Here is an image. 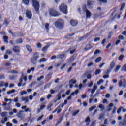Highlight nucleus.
Masks as SVG:
<instances>
[{"mask_svg":"<svg viewBox=\"0 0 126 126\" xmlns=\"http://www.w3.org/2000/svg\"><path fill=\"white\" fill-rule=\"evenodd\" d=\"M55 26L58 29H63V21L62 19H58L55 22Z\"/></svg>","mask_w":126,"mask_h":126,"instance_id":"nucleus-1","label":"nucleus"},{"mask_svg":"<svg viewBox=\"0 0 126 126\" xmlns=\"http://www.w3.org/2000/svg\"><path fill=\"white\" fill-rule=\"evenodd\" d=\"M39 57L40 55L39 54V53L35 52L33 53L32 55V58L31 60L33 64H36V63H37V60L39 59Z\"/></svg>","mask_w":126,"mask_h":126,"instance_id":"nucleus-2","label":"nucleus"},{"mask_svg":"<svg viewBox=\"0 0 126 126\" xmlns=\"http://www.w3.org/2000/svg\"><path fill=\"white\" fill-rule=\"evenodd\" d=\"M59 9L60 11L64 13V14H67V6L65 5L64 3H63L59 6Z\"/></svg>","mask_w":126,"mask_h":126,"instance_id":"nucleus-3","label":"nucleus"},{"mask_svg":"<svg viewBox=\"0 0 126 126\" xmlns=\"http://www.w3.org/2000/svg\"><path fill=\"white\" fill-rule=\"evenodd\" d=\"M32 5L36 11V12H38L39 9L40 8V3L37 1V0H32Z\"/></svg>","mask_w":126,"mask_h":126,"instance_id":"nucleus-4","label":"nucleus"},{"mask_svg":"<svg viewBox=\"0 0 126 126\" xmlns=\"http://www.w3.org/2000/svg\"><path fill=\"white\" fill-rule=\"evenodd\" d=\"M49 14L51 16H54V17L60 16V14L58 13V12H57L55 9L53 8H50L49 9Z\"/></svg>","mask_w":126,"mask_h":126,"instance_id":"nucleus-5","label":"nucleus"},{"mask_svg":"<svg viewBox=\"0 0 126 126\" xmlns=\"http://www.w3.org/2000/svg\"><path fill=\"white\" fill-rule=\"evenodd\" d=\"M17 117H18V118H19L20 120H24V119L25 118V113H24V111H20L17 114Z\"/></svg>","mask_w":126,"mask_h":126,"instance_id":"nucleus-6","label":"nucleus"},{"mask_svg":"<svg viewBox=\"0 0 126 126\" xmlns=\"http://www.w3.org/2000/svg\"><path fill=\"white\" fill-rule=\"evenodd\" d=\"M83 10L84 12H86V18H90V16H91V12L86 9V6L83 7Z\"/></svg>","mask_w":126,"mask_h":126,"instance_id":"nucleus-7","label":"nucleus"},{"mask_svg":"<svg viewBox=\"0 0 126 126\" xmlns=\"http://www.w3.org/2000/svg\"><path fill=\"white\" fill-rule=\"evenodd\" d=\"M119 86L120 87H122L123 86L124 88L126 87V79H122L119 82Z\"/></svg>","mask_w":126,"mask_h":126,"instance_id":"nucleus-8","label":"nucleus"},{"mask_svg":"<svg viewBox=\"0 0 126 126\" xmlns=\"http://www.w3.org/2000/svg\"><path fill=\"white\" fill-rule=\"evenodd\" d=\"M12 50L14 53H19L20 52V47L15 46L13 47Z\"/></svg>","mask_w":126,"mask_h":126,"instance_id":"nucleus-9","label":"nucleus"},{"mask_svg":"<svg viewBox=\"0 0 126 126\" xmlns=\"http://www.w3.org/2000/svg\"><path fill=\"white\" fill-rule=\"evenodd\" d=\"M26 16L29 19H31L32 18V12L31 11L27 10L26 13Z\"/></svg>","mask_w":126,"mask_h":126,"instance_id":"nucleus-10","label":"nucleus"},{"mask_svg":"<svg viewBox=\"0 0 126 126\" xmlns=\"http://www.w3.org/2000/svg\"><path fill=\"white\" fill-rule=\"evenodd\" d=\"M122 14V12H121L120 14H119V15H118V14L116 13L115 14V15L114 16V17H113V18H112L111 20L113 21L117 17L118 19H119L121 17V15Z\"/></svg>","mask_w":126,"mask_h":126,"instance_id":"nucleus-11","label":"nucleus"},{"mask_svg":"<svg viewBox=\"0 0 126 126\" xmlns=\"http://www.w3.org/2000/svg\"><path fill=\"white\" fill-rule=\"evenodd\" d=\"M119 125L120 126H126V119L123 118V122L120 121L119 123Z\"/></svg>","mask_w":126,"mask_h":126,"instance_id":"nucleus-12","label":"nucleus"},{"mask_svg":"<svg viewBox=\"0 0 126 126\" xmlns=\"http://www.w3.org/2000/svg\"><path fill=\"white\" fill-rule=\"evenodd\" d=\"M119 125L120 126H126V119L123 118V122L120 121L119 123Z\"/></svg>","mask_w":126,"mask_h":126,"instance_id":"nucleus-13","label":"nucleus"},{"mask_svg":"<svg viewBox=\"0 0 126 126\" xmlns=\"http://www.w3.org/2000/svg\"><path fill=\"white\" fill-rule=\"evenodd\" d=\"M93 3H94V1L89 0L87 2V5L88 7H91L93 5Z\"/></svg>","mask_w":126,"mask_h":126,"instance_id":"nucleus-14","label":"nucleus"},{"mask_svg":"<svg viewBox=\"0 0 126 126\" xmlns=\"http://www.w3.org/2000/svg\"><path fill=\"white\" fill-rule=\"evenodd\" d=\"M26 47L28 52L30 53H32L33 52V50L32 49V47H31L29 45H26Z\"/></svg>","mask_w":126,"mask_h":126,"instance_id":"nucleus-15","label":"nucleus"},{"mask_svg":"<svg viewBox=\"0 0 126 126\" xmlns=\"http://www.w3.org/2000/svg\"><path fill=\"white\" fill-rule=\"evenodd\" d=\"M70 23L72 26H76L77 25V21L74 20H71Z\"/></svg>","mask_w":126,"mask_h":126,"instance_id":"nucleus-16","label":"nucleus"},{"mask_svg":"<svg viewBox=\"0 0 126 126\" xmlns=\"http://www.w3.org/2000/svg\"><path fill=\"white\" fill-rule=\"evenodd\" d=\"M110 74V70H107V72L105 73V75L103 76V78H109V74Z\"/></svg>","mask_w":126,"mask_h":126,"instance_id":"nucleus-17","label":"nucleus"},{"mask_svg":"<svg viewBox=\"0 0 126 126\" xmlns=\"http://www.w3.org/2000/svg\"><path fill=\"white\" fill-rule=\"evenodd\" d=\"M22 99V101L25 102V104H26V103H28L29 102V100L28 99V97H23L21 98Z\"/></svg>","mask_w":126,"mask_h":126,"instance_id":"nucleus-18","label":"nucleus"},{"mask_svg":"<svg viewBox=\"0 0 126 126\" xmlns=\"http://www.w3.org/2000/svg\"><path fill=\"white\" fill-rule=\"evenodd\" d=\"M65 55L63 54H60L57 56V59H63V58L65 57Z\"/></svg>","mask_w":126,"mask_h":126,"instance_id":"nucleus-19","label":"nucleus"},{"mask_svg":"<svg viewBox=\"0 0 126 126\" xmlns=\"http://www.w3.org/2000/svg\"><path fill=\"white\" fill-rule=\"evenodd\" d=\"M70 51V53L72 55L75 52V47H72L70 48L68 50V52H69Z\"/></svg>","mask_w":126,"mask_h":126,"instance_id":"nucleus-20","label":"nucleus"},{"mask_svg":"<svg viewBox=\"0 0 126 126\" xmlns=\"http://www.w3.org/2000/svg\"><path fill=\"white\" fill-rule=\"evenodd\" d=\"M61 93H62V92H60L56 95V99L58 100V101H59V100H61V99H62V96H61Z\"/></svg>","mask_w":126,"mask_h":126,"instance_id":"nucleus-21","label":"nucleus"},{"mask_svg":"<svg viewBox=\"0 0 126 126\" xmlns=\"http://www.w3.org/2000/svg\"><path fill=\"white\" fill-rule=\"evenodd\" d=\"M17 77V76L16 75H14L12 76H9V79L10 80H14V79H15Z\"/></svg>","mask_w":126,"mask_h":126,"instance_id":"nucleus-22","label":"nucleus"},{"mask_svg":"<svg viewBox=\"0 0 126 126\" xmlns=\"http://www.w3.org/2000/svg\"><path fill=\"white\" fill-rule=\"evenodd\" d=\"M98 107L101 109V111H104V110H105V106L102 104H100Z\"/></svg>","mask_w":126,"mask_h":126,"instance_id":"nucleus-23","label":"nucleus"},{"mask_svg":"<svg viewBox=\"0 0 126 126\" xmlns=\"http://www.w3.org/2000/svg\"><path fill=\"white\" fill-rule=\"evenodd\" d=\"M34 70H35V67H32L31 68V69H28V70L27 71V73L29 74V73H30V72H31V71H34Z\"/></svg>","mask_w":126,"mask_h":126,"instance_id":"nucleus-24","label":"nucleus"},{"mask_svg":"<svg viewBox=\"0 0 126 126\" xmlns=\"http://www.w3.org/2000/svg\"><path fill=\"white\" fill-rule=\"evenodd\" d=\"M76 83V80L74 79H71L69 81L70 84H75Z\"/></svg>","mask_w":126,"mask_h":126,"instance_id":"nucleus-25","label":"nucleus"},{"mask_svg":"<svg viewBox=\"0 0 126 126\" xmlns=\"http://www.w3.org/2000/svg\"><path fill=\"white\" fill-rule=\"evenodd\" d=\"M79 110H78L76 111H74L72 112V116H73V117H75V116H76V115H77V114H78V113H79Z\"/></svg>","mask_w":126,"mask_h":126,"instance_id":"nucleus-26","label":"nucleus"},{"mask_svg":"<svg viewBox=\"0 0 126 126\" xmlns=\"http://www.w3.org/2000/svg\"><path fill=\"white\" fill-rule=\"evenodd\" d=\"M22 43L23 40L21 38L18 39L16 41V44H22Z\"/></svg>","mask_w":126,"mask_h":126,"instance_id":"nucleus-27","label":"nucleus"},{"mask_svg":"<svg viewBox=\"0 0 126 126\" xmlns=\"http://www.w3.org/2000/svg\"><path fill=\"white\" fill-rule=\"evenodd\" d=\"M3 40H4V42L6 44H7V43H8V41H7V40H8V36H4Z\"/></svg>","mask_w":126,"mask_h":126,"instance_id":"nucleus-28","label":"nucleus"},{"mask_svg":"<svg viewBox=\"0 0 126 126\" xmlns=\"http://www.w3.org/2000/svg\"><path fill=\"white\" fill-rule=\"evenodd\" d=\"M125 6H126L125 3H123L120 8V11H122L125 8Z\"/></svg>","mask_w":126,"mask_h":126,"instance_id":"nucleus-29","label":"nucleus"},{"mask_svg":"<svg viewBox=\"0 0 126 126\" xmlns=\"http://www.w3.org/2000/svg\"><path fill=\"white\" fill-rule=\"evenodd\" d=\"M51 84H52V83H48L46 84L44 87V89H47V88H50V86H51Z\"/></svg>","mask_w":126,"mask_h":126,"instance_id":"nucleus-30","label":"nucleus"},{"mask_svg":"<svg viewBox=\"0 0 126 126\" xmlns=\"http://www.w3.org/2000/svg\"><path fill=\"white\" fill-rule=\"evenodd\" d=\"M92 48V46L90 44H88L87 47L85 48V51H88V50H90Z\"/></svg>","mask_w":126,"mask_h":126,"instance_id":"nucleus-31","label":"nucleus"},{"mask_svg":"<svg viewBox=\"0 0 126 126\" xmlns=\"http://www.w3.org/2000/svg\"><path fill=\"white\" fill-rule=\"evenodd\" d=\"M15 92H16V91L15 90L13 89L11 90V91H9L7 92V94H12V93H14Z\"/></svg>","mask_w":126,"mask_h":126,"instance_id":"nucleus-32","label":"nucleus"},{"mask_svg":"<svg viewBox=\"0 0 126 126\" xmlns=\"http://www.w3.org/2000/svg\"><path fill=\"white\" fill-rule=\"evenodd\" d=\"M57 111V114H60V112H62V109H61L60 106H58L56 108V111Z\"/></svg>","mask_w":126,"mask_h":126,"instance_id":"nucleus-33","label":"nucleus"},{"mask_svg":"<svg viewBox=\"0 0 126 126\" xmlns=\"http://www.w3.org/2000/svg\"><path fill=\"white\" fill-rule=\"evenodd\" d=\"M50 24L49 23H46L45 25V28L47 32H49V26Z\"/></svg>","mask_w":126,"mask_h":126,"instance_id":"nucleus-34","label":"nucleus"},{"mask_svg":"<svg viewBox=\"0 0 126 126\" xmlns=\"http://www.w3.org/2000/svg\"><path fill=\"white\" fill-rule=\"evenodd\" d=\"M9 72L12 74H17L18 73V72L17 71L13 70H11Z\"/></svg>","mask_w":126,"mask_h":126,"instance_id":"nucleus-35","label":"nucleus"},{"mask_svg":"<svg viewBox=\"0 0 126 126\" xmlns=\"http://www.w3.org/2000/svg\"><path fill=\"white\" fill-rule=\"evenodd\" d=\"M101 73V69H97L95 71V75H98Z\"/></svg>","mask_w":126,"mask_h":126,"instance_id":"nucleus-36","label":"nucleus"},{"mask_svg":"<svg viewBox=\"0 0 126 126\" xmlns=\"http://www.w3.org/2000/svg\"><path fill=\"white\" fill-rule=\"evenodd\" d=\"M111 111V103L109 104V106H107L106 109V112H110Z\"/></svg>","mask_w":126,"mask_h":126,"instance_id":"nucleus-37","label":"nucleus"},{"mask_svg":"<svg viewBox=\"0 0 126 126\" xmlns=\"http://www.w3.org/2000/svg\"><path fill=\"white\" fill-rule=\"evenodd\" d=\"M23 2L26 5H28V4L29 3V0H23Z\"/></svg>","mask_w":126,"mask_h":126,"instance_id":"nucleus-38","label":"nucleus"},{"mask_svg":"<svg viewBox=\"0 0 126 126\" xmlns=\"http://www.w3.org/2000/svg\"><path fill=\"white\" fill-rule=\"evenodd\" d=\"M6 55H11V54H12V51L10 50H7L6 51Z\"/></svg>","mask_w":126,"mask_h":126,"instance_id":"nucleus-39","label":"nucleus"},{"mask_svg":"<svg viewBox=\"0 0 126 126\" xmlns=\"http://www.w3.org/2000/svg\"><path fill=\"white\" fill-rule=\"evenodd\" d=\"M95 108H96V106L95 105L91 107L89 109V112H92V111H93L94 109H95Z\"/></svg>","mask_w":126,"mask_h":126,"instance_id":"nucleus-40","label":"nucleus"},{"mask_svg":"<svg viewBox=\"0 0 126 126\" xmlns=\"http://www.w3.org/2000/svg\"><path fill=\"white\" fill-rule=\"evenodd\" d=\"M53 107V104H50L47 106V110L49 111H52V109H51V107Z\"/></svg>","mask_w":126,"mask_h":126,"instance_id":"nucleus-41","label":"nucleus"},{"mask_svg":"<svg viewBox=\"0 0 126 126\" xmlns=\"http://www.w3.org/2000/svg\"><path fill=\"white\" fill-rule=\"evenodd\" d=\"M50 94H53L56 93V91L53 89L50 90Z\"/></svg>","mask_w":126,"mask_h":126,"instance_id":"nucleus-42","label":"nucleus"},{"mask_svg":"<svg viewBox=\"0 0 126 126\" xmlns=\"http://www.w3.org/2000/svg\"><path fill=\"white\" fill-rule=\"evenodd\" d=\"M101 60H102V58L101 57H98L97 59H96L95 60V63H99V62H100L101 61Z\"/></svg>","mask_w":126,"mask_h":126,"instance_id":"nucleus-43","label":"nucleus"},{"mask_svg":"<svg viewBox=\"0 0 126 126\" xmlns=\"http://www.w3.org/2000/svg\"><path fill=\"white\" fill-rule=\"evenodd\" d=\"M20 94L21 96H23V95L27 94V92L25 91H23L21 92Z\"/></svg>","mask_w":126,"mask_h":126,"instance_id":"nucleus-44","label":"nucleus"},{"mask_svg":"<svg viewBox=\"0 0 126 126\" xmlns=\"http://www.w3.org/2000/svg\"><path fill=\"white\" fill-rule=\"evenodd\" d=\"M123 109V107H120L119 108V109H118L117 112L118 113V114L119 115V114H120L121 112V110Z\"/></svg>","mask_w":126,"mask_h":126,"instance_id":"nucleus-45","label":"nucleus"},{"mask_svg":"<svg viewBox=\"0 0 126 126\" xmlns=\"http://www.w3.org/2000/svg\"><path fill=\"white\" fill-rule=\"evenodd\" d=\"M47 59L45 58H41L39 61V63H42V62H46Z\"/></svg>","mask_w":126,"mask_h":126,"instance_id":"nucleus-46","label":"nucleus"},{"mask_svg":"<svg viewBox=\"0 0 126 126\" xmlns=\"http://www.w3.org/2000/svg\"><path fill=\"white\" fill-rule=\"evenodd\" d=\"M122 71H124V72H126V63L123 65Z\"/></svg>","mask_w":126,"mask_h":126,"instance_id":"nucleus-47","label":"nucleus"},{"mask_svg":"<svg viewBox=\"0 0 126 126\" xmlns=\"http://www.w3.org/2000/svg\"><path fill=\"white\" fill-rule=\"evenodd\" d=\"M44 76H41L40 77L38 78L37 79V81H41V80H42V79H44Z\"/></svg>","mask_w":126,"mask_h":126,"instance_id":"nucleus-48","label":"nucleus"},{"mask_svg":"<svg viewBox=\"0 0 126 126\" xmlns=\"http://www.w3.org/2000/svg\"><path fill=\"white\" fill-rule=\"evenodd\" d=\"M120 68H121V65H118L116 67V69H115V72H117V71L119 70Z\"/></svg>","mask_w":126,"mask_h":126,"instance_id":"nucleus-49","label":"nucleus"},{"mask_svg":"<svg viewBox=\"0 0 126 126\" xmlns=\"http://www.w3.org/2000/svg\"><path fill=\"white\" fill-rule=\"evenodd\" d=\"M101 53V51L100 50H96L94 52V55H98V54H100Z\"/></svg>","mask_w":126,"mask_h":126,"instance_id":"nucleus-50","label":"nucleus"},{"mask_svg":"<svg viewBox=\"0 0 126 126\" xmlns=\"http://www.w3.org/2000/svg\"><path fill=\"white\" fill-rule=\"evenodd\" d=\"M36 47L38 49H41V48H42V44L40 43H38L37 44Z\"/></svg>","mask_w":126,"mask_h":126,"instance_id":"nucleus-51","label":"nucleus"},{"mask_svg":"<svg viewBox=\"0 0 126 126\" xmlns=\"http://www.w3.org/2000/svg\"><path fill=\"white\" fill-rule=\"evenodd\" d=\"M1 116L2 117V118L5 117V116H6V115H7V112H2L1 113Z\"/></svg>","mask_w":126,"mask_h":126,"instance_id":"nucleus-52","label":"nucleus"},{"mask_svg":"<svg viewBox=\"0 0 126 126\" xmlns=\"http://www.w3.org/2000/svg\"><path fill=\"white\" fill-rule=\"evenodd\" d=\"M0 79H5V76L3 74L0 75Z\"/></svg>","mask_w":126,"mask_h":126,"instance_id":"nucleus-53","label":"nucleus"},{"mask_svg":"<svg viewBox=\"0 0 126 126\" xmlns=\"http://www.w3.org/2000/svg\"><path fill=\"white\" fill-rule=\"evenodd\" d=\"M104 82V80L100 79L99 82H97L98 85H100L101 83H103Z\"/></svg>","mask_w":126,"mask_h":126,"instance_id":"nucleus-54","label":"nucleus"},{"mask_svg":"<svg viewBox=\"0 0 126 126\" xmlns=\"http://www.w3.org/2000/svg\"><path fill=\"white\" fill-rule=\"evenodd\" d=\"M103 104H109V101H108V100L107 99H104L103 101Z\"/></svg>","mask_w":126,"mask_h":126,"instance_id":"nucleus-55","label":"nucleus"},{"mask_svg":"<svg viewBox=\"0 0 126 126\" xmlns=\"http://www.w3.org/2000/svg\"><path fill=\"white\" fill-rule=\"evenodd\" d=\"M95 125H96V121H94L91 124L90 126H95Z\"/></svg>","mask_w":126,"mask_h":126,"instance_id":"nucleus-56","label":"nucleus"},{"mask_svg":"<svg viewBox=\"0 0 126 126\" xmlns=\"http://www.w3.org/2000/svg\"><path fill=\"white\" fill-rule=\"evenodd\" d=\"M24 112H26V113H27V112H31V109L29 108H26L24 110Z\"/></svg>","mask_w":126,"mask_h":126,"instance_id":"nucleus-57","label":"nucleus"},{"mask_svg":"<svg viewBox=\"0 0 126 126\" xmlns=\"http://www.w3.org/2000/svg\"><path fill=\"white\" fill-rule=\"evenodd\" d=\"M4 101L5 102H7L8 101H10L9 104H11V102L12 101V99H8L7 98H5L4 99Z\"/></svg>","mask_w":126,"mask_h":126,"instance_id":"nucleus-58","label":"nucleus"},{"mask_svg":"<svg viewBox=\"0 0 126 126\" xmlns=\"http://www.w3.org/2000/svg\"><path fill=\"white\" fill-rule=\"evenodd\" d=\"M2 86H4V82L0 81V87H2Z\"/></svg>","mask_w":126,"mask_h":126,"instance_id":"nucleus-59","label":"nucleus"},{"mask_svg":"<svg viewBox=\"0 0 126 126\" xmlns=\"http://www.w3.org/2000/svg\"><path fill=\"white\" fill-rule=\"evenodd\" d=\"M48 48H49V46H45L43 48L42 51L43 52H46V51H47Z\"/></svg>","mask_w":126,"mask_h":126,"instance_id":"nucleus-60","label":"nucleus"},{"mask_svg":"<svg viewBox=\"0 0 126 126\" xmlns=\"http://www.w3.org/2000/svg\"><path fill=\"white\" fill-rule=\"evenodd\" d=\"M61 64H62L61 63H57L55 64V67L57 68L59 67V66H61Z\"/></svg>","mask_w":126,"mask_h":126,"instance_id":"nucleus-61","label":"nucleus"},{"mask_svg":"<svg viewBox=\"0 0 126 126\" xmlns=\"http://www.w3.org/2000/svg\"><path fill=\"white\" fill-rule=\"evenodd\" d=\"M116 110H117V108H116V107H114V108H113V111H112V113L113 114H115V113H116Z\"/></svg>","mask_w":126,"mask_h":126,"instance_id":"nucleus-62","label":"nucleus"},{"mask_svg":"<svg viewBox=\"0 0 126 126\" xmlns=\"http://www.w3.org/2000/svg\"><path fill=\"white\" fill-rule=\"evenodd\" d=\"M124 56L123 55H120L119 58V61H122V60L124 58Z\"/></svg>","mask_w":126,"mask_h":126,"instance_id":"nucleus-63","label":"nucleus"},{"mask_svg":"<svg viewBox=\"0 0 126 126\" xmlns=\"http://www.w3.org/2000/svg\"><path fill=\"white\" fill-rule=\"evenodd\" d=\"M6 126H12V124L9 122H8L6 124Z\"/></svg>","mask_w":126,"mask_h":126,"instance_id":"nucleus-64","label":"nucleus"}]
</instances>
